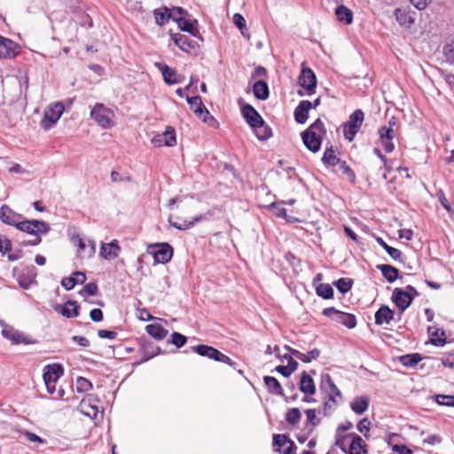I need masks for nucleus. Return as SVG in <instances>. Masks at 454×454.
<instances>
[{
    "instance_id": "c03bdc74",
    "label": "nucleus",
    "mask_w": 454,
    "mask_h": 454,
    "mask_svg": "<svg viewBox=\"0 0 454 454\" xmlns=\"http://www.w3.org/2000/svg\"><path fill=\"white\" fill-rule=\"evenodd\" d=\"M376 240L378 244L385 249V251L392 259H400L402 253L399 249L388 246L381 238H377Z\"/></svg>"
},
{
    "instance_id": "c756f323",
    "label": "nucleus",
    "mask_w": 454,
    "mask_h": 454,
    "mask_svg": "<svg viewBox=\"0 0 454 454\" xmlns=\"http://www.w3.org/2000/svg\"><path fill=\"white\" fill-rule=\"evenodd\" d=\"M256 137L259 140H267L272 136L271 129L262 120V123L252 127Z\"/></svg>"
},
{
    "instance_id": "49530a36",
    "label": "nucleus",
    "mask_w": 454,
    "mask_h": 454,
    "mask_svg": "<svg viewBox=\"0 0 454 454\" xmlns=\"http://www.w3.org/2000/svg\"><path fill=\"white\" fill-rule=\"evenodd\" d=\"M322 160L325 164L329 166H335L339 162V159L336 157L332 148L325 150Z\"/></svg>"
},
{
    "instance_id": "69168bd1",
    "label": "nucleus",
    "mask_w": 454,
    "mask_h": 454,
    "mask_svg": "<svg viewBox=\"0 0 454 454\" xmlns=\"http://www.w3.org/2000/svg\"><path fill=\"white\" fill-rule=\"evenodd\" d=\"M442 364L445 367L452 368L454 366V352L445 354L442 358Z\"/></svg>"
},
{
    "instance_id": "3c124183",
    "label": "nucleus",
    "mask_w": 454,
    "mask_h": 454,
    "mask_svg": "<svg viewBox=\"0 0 454 454\" xmlns=\"http://www.w3.org/2000/svg\"><path fill=\"white\" fill-rule=\"evenodd\" d=\"M233 22L239 27L242 35L249 38V35L246 34L247 26L246 20L244 19V17L239 13H235L233 16Z\"/></svg>"
},
{
    "instance_id": "7c9ffc66",
    "label": "nucleus",
    "mask_w": 454,
    "mask_h": 454,
    "mask_svg": "<svg viewBox=\"0 0 454 454\" xmlns=\"http://www.w3.org/2000/svg\"><path fill=\"white\" fill-rule=\"evenodd\" d=\"M145 328L147 333L157 340H163L168 333V330L160 324H151L146 325Z\"/></svg>"
},
{
    "instance_id": "4d7b16f0",
    "label": "nucleus",
    "mask_w": 454,
    "mask_h": 454,
    "mask_svg": "<svg viewBox=\"0 0 454 454\" xmlns=\"http://www.w3.org/2000/svg\"><path fill=\"white\" fill-rule=\"evenodd\" d=\"M436 402L440 405L454 407V396L453 395H436Z\"/></svg>"
},
{
    "instance_id": "680f3d73",
    "label": "nucleus",
    "mask_w": 454,
    "mask_h": 454,
    "mask_svg": "<svg viewBox=\"0 0 454 454\" xmlns=\"http://www.w3.org/2000/svg\"><path fill=\"white\" fill-rule=\"evenodd\" d=\"M23 435L26 437V439L31 442H35V443H37V444H44L46 442L44 439L41 438L40 436H38L37 434H34V433H31V432H28V431H25L23 433Z\"/></svg>"
},
{
    "instance_id": "8fccbe9b",
    "label": "nucleus",
    "mask_w": 454,
    "mask_h": 454,
    "mask_svg": "<svg viewBox=\"0 0 454 454\" xmlns=\"http://www.w3.org/2000/svg\"><path fill=\"white\" fill-rule=\"evenodd\" d=\"M364 121V113L361 110H356L350 116L347 123L360 129Z\"/></svg>"
},
{
    "instance_id": "2eb2a0df",
    "label": "nucleus",
    "mask_w": 454,
    "mask_h": 454,
    "mask_svg": "<svg viewBox=\"0 0 454 454\" xmlns=\"http://www.w3.org/2000/svg\"><path fill=\"white\" fill-rule=\"evenodd\" d=\"M176 143L175 129L172 127H167L161 134H157L152 138V144L155 147L163 145L173 146Z\"/></svg>"
},
{
    "instance_id": "f3484780",
    "label": "nucleus",
    "mask_w": 454,
    "mask_h": 454,
    "mask_svg": "<svg viewBox=\"0 0 454 454\" xmlns=\"http://www.w3.org/2000/svg\"><path fill=\"white\" fill-rule=\"evenodd\" d=\"M155 66L160 70L164 82L169 85L177 84L184 81V76L177 74L176 69L169 67L165 64L155 63Z\"/></svg>"
},
{
    "instance_id": "13d9d810",
    "label": "nucleus",
    "mask_w": 454,
    "mask_h": 454,
    "mask_svg": "<svg viewBox=\"0 0 454 454\" xmlns=\"http://www.w3.org/2000/svg\"><path fill=\"white\" fill-rule=\"evenodd\" d=\"M186 337L179 333H173L171 335V343L177 348L183 347L186 343Z\"/></svg>"
},
{
    "instance_id": "4be33fe9",
    "label": "nucleus",
    "mask_w": 454,
    "mask_h": 454,
    "mask_svg": "<svg viewBox=\"0 0 454 454\" xmlns=\"http://www.w3.org/2000/svg\"><path fill=\"white\" fill-rule=\"evenodd\" d=\"M79 411L91 419H97L98 414V407L94 403L91 396H87L81 401Z\"/></svg>"
},
{
    "instance_id": "603ef678",
    "label": "nucleus",
    "mask_w": 454,
    "mask_h": 454,
    "mask_svg": "<svg viewBox=\"0 0 454 454\" xmlns=\"http://www.w3.org/2000/svg\"><path fill=\"white\" fill-rule=\"evenodd\" d=\"M335 286L340 293L345 294L350 290L352 286V280L349 278H340L335 282Z\"/></svg>"
},
{
    "instance_id": "e433bc0d",
    "label": "nucleus",
    "mask_w": 454,
    "mask_h": 454,
    "mask_svg": "<svg viewBox=\"0 0 454 454\" xmlns=\"http://www.w3.org/2000/svg\"><path fill=\"white\" fill-rule=\"evenodd\" d=\"M368 405L369 399L364 396L355 398L350 403L352 411L356 414L364 413L367 410Z\"/></svg>"
},
{
    "instance_id": "0eeeda50",
    "label": "nucleus",
    "mask_w": 454,
    "mask_h": 454,
    "mask_svg": "<svg viewBox=\"0 0 454 454\" xmlns=\"http://www.w3.org/2000/svg\"><path fill=\"white\" fill-rule=\"evenodd\" d=\"M186 100L187 103L190 105L191 109L193 111V113L198 118H200L203 122L207 123L209 126L215 125L216 121L203 105L200 97H186Z\"/></svg>"
},
{
    "instance_id": "a878e982",
    "label": "nucleus",
    "mask_w": 454,
    "mask_h": 454,
    "mask_svg": "<svg viewBox=\"0 0 454 454\" xmlns=\"http://www.w3.org/2000/svg\"><path fill=\"white\" fill-rule=\"evenodd\" d=\"M394 318V311L387 306H381L375 313V324L382 325H388Z\"/></svg>"
},
{
    "instance_id": "4468645a",
    "label": "nucleus",
    "mask_w": 454,
    "mask_h": 454,
    "mask_svg": "<svg viewBox=\"0 0 454 454\" xmlns=\"http://www.w3.org/2000/svg\"><path fill=\"white\" fill-rule=\"evenodd\" d=\"M151 253L153 254L155 262L166 263L173 256V248L167 243L157 244L153 246Z\"/></svg>"
},
{
    "instance_id": "e2e57ef3",
    "label": "nucleus",
    "mask_w": 454,
    "mask_h": 454,
    "mask_svg": "<svg viewBox=\"0 0 454 454\" xmlns=\"http://www.w3.org/2000/svg\"><path fill=\"white\" fill-rule=\"evenodd\" d=\"M371 421L368 419H363L357 424V429L361 434H364V436H367V434L370 430Z\"/></svg>"
},
{
    "instance_id": "4c0bfd02",
    "label": "nucleus",
    "mask_w": 454,
    "mask_h": 454,
    "mask_svg": "<svg viewBox=\"0 0 454 454\" xmlns=\"http://www.w3.org/2000/svg\"><path fill=\"white\" fill-rule=\"evenodd\" d=\"M335 14L340 21H343L346 24L352 23L353 13L348 7L344 5H339L335 10Z\"/></svg>"
},
{
    "instance_id": "09e8293b",
    "label": "nucleus",
    "mask_w": 454,
    "mask_h": 454,
    "mask_svg": "<svg viewBox=\"0 0 454 454\" xmlns=\"http://www.w3.org/2000/svg\"><path fill=\"white\" fill-rule=\"evenodd\" d=\"M75 387L77 392H87L92 388V384L87 379L83 377H78L75 381Z\"/></svg>"
},
{
    "instance_id": "c85d7f7f",
    "label": "nucleus",
    "mask_w": 454,
    "mask_h": 454,
    "mask_svg": "<svg viewBox=\"0 0 454 454\" xmlns=\"http://www.w3.org/2000/svg\"><path fill=\"white\" fill-rule=\"evenodd\" d=\"M428 333L433 345L442 347L445 344V333L442 330L435 326H429Z\"/></svg>"
},
{
    "instance_id": "a19ab883",
    "label": "nucleus",
    "mask_w": 454,
    "mask_h": 454,
    "mask_svg": "<svg viewBox=\"0 0 454 454\" xmlns=\"http://www.w3.org/2000/svg\"><path fill=\"white\" fill-rule=\"evenodd\" d=\"M395 19L401 26L410 27L413 23L411 16L403 9H396L395 12Z\"/></svg>"
},
{
    "instance_id": "bf43d9fd",
    "label": "nucleus",
    "mask_w": 454,
    "mask_h": 454,
    "mask_svg": "<svg viewBox=\"0 0 454 454\" xmlns=\"http://www.w3.org/2000/svg\"><path fill=\"white\" fill-rule=\"evenodd\" d=\"M353 427V425L351 422H346L344 424L340 425L337 427L336 434H335V441L341 436H347L348 434H345L347 431L351 429Z\"/></svg>"
},
{
    "instance_id": "ea45409f",
    "label": "nucleus",
    "mask_w": 454,
    "mask_h": 454,
    "mask_svg": "<svg viewBox=\"0 0 454 454\" xmlns=\"http://www.w3.org/2000/svg\"><path fill=\"white\" fill-rule=\"evenodd\" d=\"M384 278L390 283L394 282L398 278V270L391 265L383 264L379 265Z\"/></svg>"
},
{
    "instance_id": "f257e3e1",
    "label": "nucleus",
    "mask_w": 454,
    "mask_h": 454,
    "mask_svg": "<svg viewBox=\"0 0 454 454\" xmlns=\"http://www.w3.org/2000/svg\"><path fill=\"white\" fill-rule=\"evenodd\" d=\"M325 133L324 123L320 119H317L301 134L303 144L310 152L317 153L321 147Z\"/></svg>"
},
{
    "instance_id": "58836bf2",
    "label": "nucleus",
    "mask_w": 454,
    "mask_h": 454,
    "mask_svg": "<svg viewBox=\"0 0 454 454\" xmlns=\"http://www.w3.org/2000/svg\"><path fill=\"white\" fill-rule=\"evenodd\" d=\"M202 219H203V216L200 215L193 217L192 221L183 220L181 222H175L170 217L168 222L171 226L175 227L177 230L183 231V230H187V229L192 227L196 223L200 222Z\"/></svg>"
},
{
    "instance_id": "864d4df0",
    "label": "nucleus",
    "mask_w": 454,
    "mask_h": 454,
    "mask_svg": "<svg viewBox=\"0 0 454 454\" xmlns=\"http://www.w3.org/2000/svg\"><path fill=\"white\" fill-rule=\"evenodd\" d=\"M378 133L380 139H393L395 136L394 129L387 126L380 128Z\"/></svg>"
},
{
    "instance_id": "dca6fc26",
    "label": "nucleus",
    "mask_w": 454,
    "mask_h": 454,
    "mask_svg": "<svg viewBox=\"0 0 454 454\" xmlns=\"http://www.w3.org/2000/svg\"><path fill=\"white\" fill-rule=\"evenodd\" d=\"M2 335L11 340V342L14 345L17 344H32L35 343L34 340H30L27 336L24 335L18 330L13 329L11 326L5 325L2 329Z\"/></svg>"
},
{
    "instance_id": "a18cd8bd",
    "label": "nucleus",
    "mask_w": 454,
    "mask_h": 454,
    "mask_svg": "<svg viewBox=\"0 0 454 454\" xmlns=\"http://www.w3.org/2000/svg\"><path fill=\"white\" fill-rule=\"evenodd\" d=\"M301 419V413L298 408H292L286 411V419L290 425H296Z\"/></svg>"
},
{
    "instance_id": "6ab92c4d",
    "label": "nucleus",
    "mask_w": 454,
    "mask_h": 454,
    "mask_svg": "<svg viewBox=\"0 0 454 454\" xmlns=\"http://www.w3.org/2000/svg\"><path fill=\"white\" fill-rule=\"evenodd\" d=\"M121 247L116 239L109 243H101L99 254L105 260L112 261L119 256Z\"/></svg>"
},
{
    "instance_id": "9b49d317",
    "label": "nucleus",
    "mask_w": 454,
    "mask_h": 454,
    "mask_svg": "<svg viewBox=\"0 0 454 454\" xmlns=\"http://www.w3.org/2000/svg\"><path fill=\"white\" fill-rule=\"evenodd\" d=\"M323 314L350 329L354 328L356 325L354 315L339 311L333 307L325 309Z\"/></svg>"
},
{
    "instance_id": "bb28decb",
    "label": "nucleus",
    "mask_w": 454,
    "mask_h": 454,
    "mask_svg": "<svg viewBox=\"0 0 454 454\" xmlns=\"http://www.w3.org/2000/svg\"><path fill=\"white\" fill-rule=\"evenodd\" d=\"M310 110V101L302 100L294 110V119L298 123L303 124L309 117Z\"/></svg>"
},
{
    "instance_id": "393cba45",
    "label": "nucleus",
    "mask_w": 454,
    "mask_h": 454,
    "mask_svg": "<svg viewBox=\"0 0 454 454\" xmlns=\"http://www.w3.org/2000/svg\"><path fill=\"white\" fill-rule=\"evenodd\" d=\"M54 309L67 318L76 317L79 314L77 302L72 301H68L64 306L57 305Z\"/></svg>"
},
{
    "instance_id": "0e129e2a",
    "label": "nucleus",
    "mask_w": 454,
    "mask_h": 454,
    "mask_svg": "<svg viewBox=\"0 0 454 454\" xmlns=\"http://www.w3.org/2000/svg\"><path fill=\"white\" fill-rule=\"evenodd\" d=\"M440 442L441 438L436 434H431L422 439V444H427L430 446L439 444Z\"/></svg>"
},
{
    "instance_id": "37998d69",
    "label": "nucleus",
    "mask_w": 454,
    "mask_h": 454,
    "mask_svg": "<svg viewBox=\"0 0 454 454\" xmlns=\"http://www.w3.org/2000/svg\"><path fill=\"white\" fill-rule=\"evenodd\" d=\"M401 364L405 367H413L421 360V356L418 353L408 354L399 357Z\"/></svg>"
},
{
    "instance_id": "338daca9",
    "label": "nucleus",
    "mask_w": 454,
    "mask_h": 454,
    "mask_svg": "<svg viewBox=\"0 0 454 454\" xmlns=\"http://www.w3.org/2000/svg\"><path fill=\"white\" fill-rule=\"evenodd\" d=\"M392 454H412V451L405 445L395 444L392 446Z\"/></svg>"
},
{
    "instance_id": "b1692460",
    "label": "nucleus",
    "mask_w": 454,
    "mask_h": 454,
    "mask_svg": "<svg viewBox=\"0 0 454 454\" xmlns=\"http://www.w3.org/2000/svg\"><path fill=\"white\" fill-rule=\"evenodd\" d=\"M184 16V15L176 16V19H175V22L177 24L178 27L182 31L187 32L192 35L198 37L199 30L195 27L197 20H187Z\"/></svg>"
},
{
    "instance_id": "39448f33",
    "label": "nucleus",
    "mask_w": 454,
    "mask_h": 454,
    "mask_svg": "<svg viewBox=\"0 0 454 454\" xmlns=\"http://www.w3.org/2000/svg\"><path fill=\"white\" fill-rule=\"evenodd\" d=\"M64 374L63 367L59 364H51L44 366L43 378L49 394L56 392V384Z\"/></svg>"
},
{
    "instance_id": "20e7f679",
    "label": "nucleus",
    "mask_w": 454,
    "mask_h": 454,
    "mask_svg": "<svg viewBox=\"0 0 454 454\" xmlns=\"http://www.w3.org/2000/svg\"><path fill=\"white\" fill-rule=\"evenodd\" d=\"M73 246L77 247L76 254L79 258H91L96 253V242L90 239H83L79 234H73L70 238Z\"/></svg>"
},
{
    "instance_id": "f8f14e48",
    "label": "nucleus",
    "mask_w": 454,
    "mask_h": 454,
    "mask_svg": "<svg viewBox=\"0 0 454 454\" xmlns=\"http://www.w3.org/2000/svg\"><path fill=\"white\" fill-rule=\"evenodd\" d=\"M176 12H178L179 15H186L187 12L180 8V7H175L173 9H168L165 6L155 9L153 11V16L155 19V22L159 26L165 25L169 20H172L175 21V19H176Z\"/></svg>"
},
{
    "instance_id": "6e6d98bb",
    "label": "nucleus",
    "mask_w": 454,
    "mask_h": 454,
    "mask_svg": "<svg viewBox=\"0 0 454 454\" xmlns=\"http://www.w3.org/2000/svg\"><path fill=\"white\" fill-rule=\"evenodd\" d=\"M291 442L292 441L289 440L287 438V436L285 435V434H275L274 437H273V444L275 446H278V449H280V450H281V448L285 447L286 445H287Z\"/></svg>"
},
{
    "instance_id": "1a4fd4ad",
    "label": "nucleus",
    "mask_w": 454,
    "mask_h": 454,
    "mask_svg": "<svg viewBox=\"0 0 454 454\" xmlns=\"http://www.w3.org/2000/svg\"><path fill=\"white\" fill-rule=\"evenodd\" d=\"M298 84L305 90V93L299 91L301 96L312 95L317 87V78L314 72L310 68L303 67L298 77Z\"/></svg>"
},
{
    "instance_id": "5701e85b",
    "label": "nucleus",
    "mask_w": 454,
    "mask_h": 454,
    "mask_svg": "<svg viewBox=\"0 0 454 454\" xmlns=\"http://www.w3.org/2000/svg\"><path fill=\"white\" fill-rule=\"evenodd\" d=\"M18 45L13 41L0 35V59L12 58L17 54Z\"/></svg>"
},
{
    "instance_id": "cd10ccee",
    "label": "nucleus",
    "mask_w": 454,
    "mask_h": 454,
    "mask_svg": "<svg viewBox=\"0 0 454 454\" xmlns=\"http://www.w3.org/2000/svg\"><path fill=\"white\" fill-rule=\"evenodd\" d=\"M286 350H288L292 355L296 356V358L300 359L303 363H309L312 360L317 359L320 355V350L317 348H314L308 352L307 354L301 353L298 350L293 349L287 346L285 347Z\"/></svg>"
},
{
    "instance_id": "a211bd4d",
    "label": "nucleus",
    "mask_w": 454,
    "mask_h": 454,
    "mask_svg": "<svg viewBox=\"0 0 454 454\" xmlns=\"http://www.w3.org/2000/svg\"><path fill=\"white\" fill-rule=\"evenodd\" d=\"M23 215L13 211L9 206L3 205L0 207V220L8 225L17 227Z\"/></svg>"
},
{
    "instance_id": "de8ad7c7",
    "label": "nucleus",
    "mask_w": 454,
    "mask_h": 454,
    "mask_svg": "<svg viewBox=\"0 0 454 454\" xmlns=\"http://www.w3.org/2000/svg\"><path fill=\"white\" fill-rule=\"evenodd\" d=\"M317 295L325 298L329 299L332 298L333 295V290L332 286L328 284H319L317 286Z\"/></svg>"
},
{
    "instance_id": "2f4dec72",
    "label": "nucleus",
    "mask_w": 454,
    "mask_h": 454,
    "mask_svg": "<svg viewBox=\"0 0 454 454\" xmlns=\"http://www.w3.org/2000/svg\"><path fill=\"white\" fill-rule=\"evenodd\" d=\"M281 204H282L281 202H279V203H272V204L270 205V209L271 210V212L275 215L286 219V222H288V223H296V222H298V219L296 217L291 216V215H287L286 208L283 207L281 206Z\"/></svg>"
},
{
    "instance_id": "7ed1b4c3",
    "label": "nucleus",
    "mask_w": 454,
    "mask_h": 454,
    "mask_svg": "<svg viewBox=\"0 0 454 454\" xmlns=\"http://www.w3.org/2000/svg\"><path fill=\"white\" fill-rule=\"evenodd\" d=\"M90 117L102 129H111L115 125L114 113L101 103H97L90 109Z\"/></svg>"
},
{
    "instance_id": "ddd939ff",
    "label": "nucleus",
    "mask_w": 454,
    "mask_h": 454,
    "mask_svg": "<svg viewBox=\"0 0 454 454\" xmlns=\"http://www.w3.org/2000/svg\"><path fill=\"white\" fill-rule=\"evenodd\" d=\"M193 351L197 352L202 356H207L215 361L222 362L224 364H231V360L229 356H225L219 350L207 345H198L192 348Z\"/></svg>"
},
{
    "instance_id": "72a5a7b5",
    "label": "nucleus",
    "mask_w": 454,
    "mask_h": 454,
    "mask_svg": "<svg viewBox=\"0 0 454 454\" xmlns=\"http://www.w3.org/2000/svg\"><path fill=\"white\" fill-rule=\"evenodd\" d=\"M264 383L268 390L277 395H284L283 388L277 379L270 376H265L263 378Z\"/></svg>"
},
{
    "instance_id": "aec40b11",
    "label": "nucleus",
    "mask_w": 454,
    "mask_h": 454,
    "mask_svg": "<svg viewBox=\"0 0 454 454\" xmlns=\"http://www.w3.org/2000/svg\"><path fill=\"white\" fill-rule=\"evenodd\" d=\"M170 35L174 43L184 51L190 52L191 51L198 48L197 42L192 40L188 35L179 33H171Z\"/></svg>"
},
{
    "instance_id": "423d86ee",
    "label": "nucleus",
    "mask_w": 454,
    "mask_h": 454,
    "mask_svg": "<svg viewBox=\"0 0 454 454\" xmlns=\"http://www.w3.org/2000/svg\"><path fill=\"white\" fill-rule=\"evenodd\" d=\"M418 294L417 290L411 286H408L404 290L395 288L393 291L392 301L403 312L411 304L413 298Z\"/></svg>"
},
{
    "instance_id": "774afa93",
    "label": "nucleus",
    "mask_w": 454,
    "mask_h": 454,
    "mask_svg": "<svg viewBox=\"0 0 454 454\" xmlns=\"http://www.w3.org/2000/svg\"><path fill=\"white\" fill-rule=\"evenodd\" d=\"M444 55L448 61L454 63V42L445 46Z\"/></svg>"
},
{
    "instance_id": "473e14b6",
    "label": "nucleus",
    "mask_w": 454,
    "mask_h": 454,
    "mask_svg": "<svg viewBox=\"0 0 454 454\" xmlns=\"http://www.w3.org/2000/svg\"><path fill=\"white\" fill-rule=\"evenodd\" d=\"M254 95L260 100H265L269 98V87L263 81H257L253 86Z\"/></svg>"
},
{
    "instance_id": "c9c22d12",
    "label": "nucleus",
    "mask_w": 454,
    "mask_h": 454,
    "mask_svg": "<svg viewBox=\"0 0 454 454\" xmlns=\"http://www.w3.org/2000/svg\"><path fill=\"white\" fill-rule=\"evenodd\" d=\"M321 387L325 389V391H329V395H331V398L334 400L333 396L340 395V392L338 389V387L334 385L333 382L330 375L326 374L323 377L322 382H321Z\"/></svg>"
},
{
    "instance_id": "6e6552de",
    "label": "nucleus",
    "mask_w": 454,
    "mask_h": 454,
    "mask_svg": "<svg viewBox=\"0 0 454 454\" xmlns=\"http://www.w3.org/2000/svg\"><path fill=\"white\" fill-rule=\"evenodd\" d=\"M64 109V105L61 102L50 105L44 112L43 119L41 121V127L44 130L50 129L60 119Z\"/></svg>"
},
{
    "instance_id": "f03ea898",
    "label": "nucleus",
    "mask_w": 454,
    "mask_h": 454,
    "mask_svg": "<svg viewBox=\"0 0 454 454\" xmlns=\"http://www.w3.org/2000/svg\"><path fill=\"white\" fill-rule=\"evenodd\" d=\"M336 446L340 447L347 454H366L367 445L364 441L356 434H348L347 436L339 437L335 441Z\"/></svg>"
},
{
    "instance_id": "052dcab7",
    "label": "nucleus",
    "mask_w": 454,
    "mask_h": 454,
    "mask_svg": "<svg viewBox=\"0 0 454 454\" xmlns=\"http://www.w3.org/2000/svg\"><path fill=\"white\" fill-rule=\"evenodd\" d=\"M98 292V286L93 283H88L85 285V286L82 288V290L80 292L81 295L86 296V295H95Z\"/></svg>"
},
{
    "instance_id": "f704fd0d",
    "label": "nucleus",
    "mask_w": 454,
    "mask_h": 454,
    "mask_svg": "<svg viewBox=\"0 0 454 454\" xmlns=\"http://www.w3.org/2000/svg\"><path fill=\"white\" fill-rule=\"evenodd\" d=\"M300 389L306 395H313L315 393V384L310 376L303 372L301 381Z\"/></svg>"
},
{
    "instance_id": "412c9836",
    "label": "nucleus",
    "mask_w": 454,
    "mask_h": 454,
    "mask_svg": "<svg viewBox=\"0 0 454 454\" xmlns=\"http://www.w3.org/2000/svg\"><path fill=\"white\" fill-rule=\"evenodd\" d=\"M241 113L247 122L252 128L258 123L262 122V118L259 113L249 104H243L241 106Z\"/></svg>"
},
{
    "instance_id": "79ce46f5",
    "label": "nucleus",
    "mask_w": 454,
    "mask_h": 454,
    "mask_svg": "<svg viewBox=\"0 0 454 454\" xmlns=\"http://www.w3.org/2000/svg\"><path fill=\"white\" fill-rule=\"evenodd\" d=\"M307 416V429L309 434L313 431L315 427L320 423V419L317 418L316 410L309 409L305 411Z\"/></svg>"
},
{
    "instance_id": "5fc2aeb1",
    "label": "nucleus",
    "mask_w": 454,
    "mask_h": 454,
    "mask_svg": "<svg viewBox=\"0 0 454 454\" xmlns=\"http://www.w3.org/2000/svg\"><path fill=\"white\" fill-rule=\"evenodd\" d=\"M358 130L359 129L354 125L348 124L347 122L344 125V136L349 141L353 140Z\"/></svg>"
},
{
    "instance_id": "9d476101",
    "label": "nucleus",
    "mask_w": 454,
    "mask_h": 454,
    "mask_svg": "<svg viewBox=\"0 0 454 454\" xmlns=\"http://www.w3.org/2000/svg\"><path fill=\"white\" fill-rule=\"evenodd\" d=\"M19 231L30 235L45 234L50 231L48 223L39 220H20L16 227Z\"/></svg>"
}]
</instances>
